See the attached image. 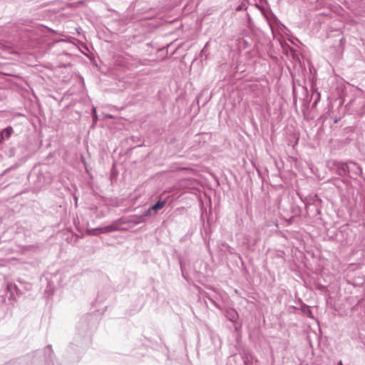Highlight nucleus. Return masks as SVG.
I'll list each match as a JSON object with an SVG mask.
<instances>
[{
	"label": "nucleus",
	"instance_id": "nucleus-1",
	"mask_svg": "<svg viewBox=\"0 0 365 365\" xmlns=\"http://www.w3.org/2000/svg\"><path fill=\"white\" fill-rule=\"evenodd\" d=\"M331 169H336L339 175H342L346 173L347 169V165L342 162L332 161Z\"/></svg>",
	"mask_w": 365,
	"mask_h": 365
},
{
	"label": "nucleus",
	"instance_id": "nucleus-2",
	"mask_svg": "<svg viewBox=\"0 0 365 365\" xmlns=\"http://www.w3.org/2000/svg\"><path fill=\"white\" fill-rule=\"evenodd\" d=\"M13 133V128L11 127H7L1 133L0 142L4 138H9Z\"/></svg>",
	"mask_w": 365,
	"mask_h": 365
},
{
	"label": "nucleus",
	"instance_id": "nucleus-3",
	"mask_svg": "<svg viewBox=\"0 0 365 365\" xmlns=\"http://www.w3.org/2000/svg\"><path fill=\"white\" fill-rule=\"evenodd\" d=\"M165 205V202L164 201H161V200H159L158 202H156L155 205H153L151 207L152 210H158L161 208H163Z\"/></svg>",
	"mask_w": 365,
	"mask_h": 365
}]
</instances>
